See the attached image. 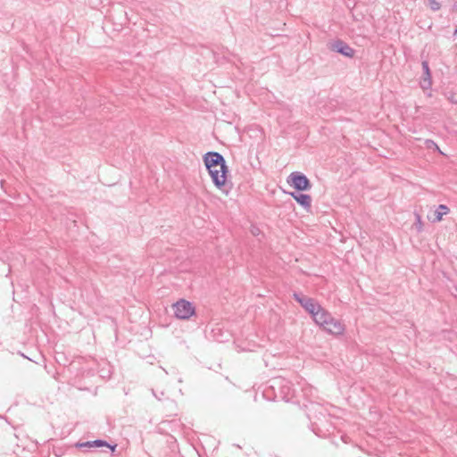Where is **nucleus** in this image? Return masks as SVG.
<instances>
[{"label":"nucleus","instance_id":"nucleus-1","mask_svg":"<svg viewBox=\"0 0 457 457\" xmlns=\"http://www.w3.org/2000/svg\"><path fill=\"white\" fill-rule=\"evenodd\" d=\"M204 162L213 184L220 189L225 186L228 172L225 158L220 153L208 152L204 155Z\"/></svg>","mask_w":457,"mask_h":457},{"label":"nucleus","instance_id":"nucleus-2","mask_svg":"<svg viewBox=\"0 0 457 457\" xmlns=\"http://www.w3.org/2000/svg\"><path fill=\"white\" fill-rule=\"evenodd\" d=\"M287 182L296 191H308L312 188V183L306 175L300 171L292 172L287 179Z\"/></svg>","mask_w":457,"mask_h":457},{"label":"nucleus","instance_id":"nucleus-3","mask_svg":"<svg viewBox=\"0 0 457 457\" xmlns=\"http://www.w3.org/2000/svg\"><path fill=\"white\" fill-rule=\"evenodd\" d=\"M172 308L176 318L179 320H187L195 314V307L192 303L180 299L173 303Z\"/></svg>","mask_w":457,"mask_h":457},{"label":"nucleus","instance_id":"nucleus-4","mask_svg":"<svg viewBox=\"0 0 457 457\" xmlns=\"http://www.w3.org/2000/svg\"><path fill=\"white\" fill-rule=\"evenodd\" d=\"M293 298L311 315L315 310H319L320 303L313 298L294 292Z\"/></svg>","mask_w":457,"mask_h":457},{"label":"nucleus","instance_id":"nucleus-5","mask_svg":"<svg viewBox=\"0 0 457 457\" xmlns=\"http://www.w3.org/2000/svg\"><path fill=\"white\" fill-rule=\"evenodd\" d=\"M329 49L333 52L341 54L345 57H353L354 50L345 41L337 39L329 44Z\"/></svg>","mask_w":457,"mask_h":457},{"label":"nucleus","instance_id":"nucleus-6","mask_svg":"<svg viewBox=\"0 0 457 457\" xmlns=\"http://www.w3.org/2000/svg\"><path fill=\"white\" fill-rule=\"evenodd\" d=\"M322 328L329 334L332 335H342L345 329L344 323H342L339 320L333 318L332 316L328 320L326 326H323Z\"/></svg>","mask_w":457,"mask_h":457},{"label":"nucleus","instance_id":"nucleus-7","mask_svg":"<svg viewBox=\"0 0 457 457\" xmlns=\"http://www.w3.org/2000/svg\"><path fill=\"white\" fill-rule=\"evenodd\" d=\"M331 316L332 315L327 310H325L320 304L319 310H315L313 312V314H312L314 322L321 328L323 326H326Z\"/></svg>","mask_w":457,"mask_h":457},{"label":"nucleus","instance_id":"nucleus-8","mask_svg":"<svg viewBox=\"0 0 457 457\" xmlns=\"http://www.w3.org/2000/svg\"><path fill=\"white\" fill-rule=\"evenodd\" d=\"M289 195L295 199L303 209L309 211L312 207V197L310 195L299 192H290Z\"/></svg>","mask_w":457,"mask_h":457},{"label":"nucleus","instance_id":"nucleus-9","mask_svg":"<svg viewBox=\"0 0 457 457\" xmlns=\"http://www.w3.org/2000/svg\"><path fill=\"white\" fill-rule=\"evenodd\" d=\"M421 65H422V70H423V75H422V79L420 81V87L423 89H428L431 87V85H432V78H431L430 69L428 66V62L423 61L421 62Z\"/></svg>","mask_w":457,"mask_h":457},{"label":"nucleus","instance_id":"nucleus-10","mask_svg":"<svg viewBox=\"0 0 457 457\" xmlns=\"http://www.w3.org/2000/svg\"><path fill=\"white\" fill-rule=\"evenodd\" d=\"M275 386L281 387V394L283 395L281 397L282 399H285L286 401L289 400L290 397V392L291 387L288 385V382L285 381L284 379L277 378L273 380V384L271 385V387L274 388Z\"/></svg>","mask_w":457,"mask_h":457},{"label":"nucleus","instance_id":"nucleus-11","mask_svg":"<svg viewBox=\"0 0 457 457\" xmlns=\"http://www.w3.org/2000/svg\"><path fill=\"white\" fill-rule=\"evenodd\" d=\"M449 212V208L445 204H440L436 211L435 212V220L434 221H440L444 215L447 214Z\"/></svg>","mask_w":457,"mask_h":457},{"label":"nucleus","instance_id":"nucleus-12","mask_svg":"<svg viewBox=\"0 0 457 457\" xmlns=\"http://www.w3.org/2000/svg\"><path fill=\"white\" fill-rule=\"evenodd\" d=\"M91 444H93V447L105 446V447L111 449L112 452H114L116 449V446H117L116 445H111L109 443H107L106 441L102 440V439H96V440L91 441Z\"/></svg>","mask_w":457,"mask_h":457},{"label":"nucleus","instance_id":"nucleus-13","mask_svg":"<svg viewBox=\"0 0 457 457\" xmlns=\"http://www.w3.org/2000/svg\"><path fill=\"white\" fill-rule=\"evenodd\" d=\"M428 6L432 11H438L441 8V4L436 0H428Z\"/></svg>","mask_w":457,"mask_h":457},{"label":"nucleus","instance_id":"nucleus-14","mask_svg":"<svg viewBox=\"0 0 457 457\" xmlns=\"http://www.w3.org/2000/svg\"><path fill=\"white\" fill-rule=\"evenodd\" d=\"M77 446L79 447V448H82V447L91 448V447H93V444H91V441H87V442H84V443L77 444Z\"/></svg>","mask_w":457,"mask_h":457},{"label":"nucleus","instance_id":"nucleus-15","mask_svg":"<svg viewBox=\"0 0 457 457\" xmlns=\"http://www.w3.org/2000/svg\"><path fill=\"white\" fill-rule=\"evenodd\" d=\"M430 144L434 145L436 148H438V146L433 142V140H428L427 141L428 146H429Z\"/></svg>","mask_w":457,"mask_h":457},{"label":"nucleus","instance_id":"nucleus-16","mask_svg":"<svg viewBox=\"0 0 457 457\" xmlns=\"http://www.w3.org/2000/svg\"><path fill=\"white\" fill-rule=\"evenodd\" d=\"M456 34H457V26H456V29L454 30V35H456Z\"/></svg>","mask_w":457,"mask_h":457}]
</instances>
